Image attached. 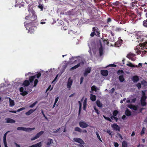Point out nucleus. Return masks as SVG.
I'll use <instances>...</instances> for the list:
<instances>
[{
	"instance_id": "nucleus-1",
	"label": "nucleus",
	"mask_w": 147,
	"mask_h": 147,
	"mask_svg": "<svg viewBox=\"0 0 147 147\" xmlns=\"http://www.w3.org/2000/svg\"><path fill=\"white\" fill-rule=\"evenodd\" d=\"M31 12L32 13L31 15L27 16L25 18L26 20H28V22H27L26 24V22L24 23V26L27 30L28 29V27L30 26L31 25L35 24H37L36 22L37 17L35 14V12L34 11L32 10Z\"/></svg>"
},
{
	"instance_id": "nucleus-2",
	"label": "nucleus",
	"mask_w": 147,
	"mask_h": 147,
	"mask_svg": "<svg viewBox=\"0 0 147 147\" xmlns=\"http://www.w3.org/2000/svg\"><path fill=\"white\" fill-rule=\"evenodd\" d=\"M35 129V128L34 127L32 128H28L22 127H18L17 128V129L18 130H22L26 132L30 131L32 130H34Z\"/></svg>"
},
{
	"instance_id": "nucleus-3",
	"label": "nucleus",
	"mask_w": 147,
	"mask_h": 147,
	"mask_svg": "<svg viewBox=\"0 0 147 147\" xmlns=\"http://www.w3.org/2000/svg\"><path fill=\"white\" fill-rule=\"evenodd\" d=\"M84 64V63L83 61H81L77 65L71 67L70 69V70L71 71L81 66H83Z\"/></svg>"
},
{
	"instance_id": "nucleus-4",
	"label": "nucleus",
	"mask_w": 147,
	"mask_h": 147,
	"mask_svg": "<svg viewBox=\"0 0 147 147\" xmlns=\"http://www.w3.org/2000/svg\"><path fill=\"white\" fill-rule=\"evenodd\" d=\"M36 25H37V24H32L30 26L28 27L29 29L28 30V32L30 33L31 34L33 33L34 32V28L36 26Z\"/></svg>"
},
{
	"instance_id": "nucleus-5",
	"label": "nucleus",
	"mask_w": 147,
	"mask_h": 147,
	"mask_svg": "<svg viewBox=\"0 0 147 147\" xmlns=\"http://www.w3.org/2000/svg\"><path fill=\"white\" fill-rule=\"evenodd\" d=\"M44 131H40V132L38 133L36 136L32 138L31 140L32 141H33L34 140H35L38 138H39L44 133Z\"/></svg>"
},
{
	"instance_id": "nucleus-6",
	"label": "nucleus",
	"mask_w": 147,
	"mask_h": 147,
	"mask_svg": "<svg viewBox=\"0 0 147 147\" xmlns=\"http://www.w3.org/2000/svg\"><path fill=\"white\" fill-rule=\"evenodd\" d=\"M135 54L130 53L127 55L126 57L131 60L134 61L136 60V58L135 57Z\"/></svg>"
},
{
	"instance_id": "nucleus-7",
	"label": "nucleus",
	"mask_w": 147,
	"mask_h": 147,
	"mask_svg": "<svg viewBox=\"0 0 147 147\" xmlns=\"http://www.w3.org/2000/svg\"><path fill=\"white\" fill-rule=\"evenodd\" d=\"M73 140L75 142L78 143L82 145H84L85 144L84 142L80 138H74Z\"/></svg>"
},
{
	"instance_id": "nucleus-8",
	"label": "nucleus",
	"mask_w": 147,
	"mask_h": 147,
	"mask_svg": "<svg viewBox=\"0 0 147 147\" xmlns=\"http://www.w3.org/2000/svg\"><path fill=\"white\" fill-rule=\"evenodd\" d=\"M79 125L82 128H86L88 126V125L84 121H81L79 122Z\"/></svg>"
},
{
	"instance_id": "nucleus-9",
	"label": "nucleus",
	"mask_w": 147,
	"mask_h": 147,
	"mask_svg": "<svg viewBox=\"0 0 147 147\" xmlns=\"http://www.w3.org/2000/svg\"><path fill=\"white\" fill-rule=\"evenodd\" d=\"M72 83V80L71 79V78H69L68 80L67 84V87L69 88V90L70 89Z\"/></svg>"
},
{
	"instance_id": "nucleus-10",
	"label": "nucleus",
	"mask_w": 147,
	"mask_h": 147,
	"mask_svg": "<svg viewBox=\"0 0 147 147\" xmlns=\"http://www.w3.org/2000/svg\"><path fill=\"white\" fill-rule=\"evenodd\" d=\"M144 40V37L142 36H138L136 38V42L138 43L142 42Z\"/></svg>"
},
{
	"instance_id": "nucleus-11",
	"label": "nucleus",
	"mask_w": 147,
	"mask_h": 147,
	"mask_svg": "<svg viewBox=\"0 0 147 147\" xmlns=\"http://www.w3.org/2000/svg\"><path fill=\"white\" fill-rule=\"evenodd\" d=\"M112 127L114 130L119 131H120V127L115 123H114L112 125Z\"/></svg>"
},
{
	"instance_id": "nucleus-12",
	"label": "nucleus",
	"mask_w": 147,
	"mask_h": 147,
	"mask_svg": "<svg viewBox=\"0 0 147 147\" xmlns=\"http://www.w3.org/2000/svg\"><path fill=\"white\" fill-rule=\"evenodd\" d=\"M20 91L21 92L20 94L23 96H24L28 93V92L26 91H24V89L22 87L20 88Z\"/></svg>"
},
{
	"instance_id": "nucleus-13",
	"label": "nucleus",
	"mask_w": 147,
	"mask_h": 147,
	"mask_svg": "<svg viewBox=\"0 0 147 147\" xmlns=\"http://www.w3.org/2000/svg\"><path fill=\"white\" fill-rule=\"evenodd\" d=\"M100 46L99 49V52L100 56H101L103 54L104 50H103V47H102V45L101 43L100 42Z\"/></svg>"
},
{
	"instance_id": "nucleus-14",
	"label": "nucleus",
	"mask_w": 147,
	"mask_h": 147,
	"mask_svg": "<svg viewBox=\"0 0 147 147\" xmlns=\"http://www.w3.org/2000/svg\"><path fill=\"white\" fill-rule=\"evenodd\" d=\"M100 72L102 75L106 76L108 74V72L107 70H101Z\"/></svg>"
},
{
	"instance_id": "nucleus-15",
	"label": "nucleus",
	"mask_w": 147,
	"mask_h": 147,
	"mask_svg": "<svg viewBox=\"0 0 147 147\" xmlns=\"http://www.w3.org/2000/svg\"><path fill=\"white\" fill-rule=\"evenodd\" d=\"M5 120H6V123H15V121L14 120L11 118H6L5 119Z\"/></svg>"
},
{
	"instance_id": "nucleus-16",
	"label": "nucleus",
	"mask_w": 147,
	"mask_h": 147,
	"mask_svg": "<svg viewBox=\"0 0 147 147\" xmlns=\"http://www.w3.org/2000/svg\"><path fill=\"white\" fill-rule=\"evenodd\" d=\"M91 71V69L89 67L87 68L85 70V72L84 74V76H86L88 73H90Z\"/></svg>"
},
{
	"instance_id": "nucleus-17",
	"label": "nucleus",
	"mask_w": 147,
	"mask_h": 147,
	"mask_svg": "<svg viewBox=\"0 0 147 147\" xmlns=\"http://www.w3.org/2000/svg\"><path fill=\"white\" fill-rule=\"evenodd\" d=\"M132 80L134 82H136L139 80V77L137 76H134L132 77Z\"/></svg>"
},
{
	"instance_id": "nucleus-18",
	"label": "nucleus",
	"mask_w": 147,
	"mask_h": 147,
	"mask_svg": "<svg viewBox=\"0 0 147 147\" xmlns=\"http://www.w3.org/2000/svg\"><path fill=\"white\" fill-rule=\"evenodd\" d=\"M30 82L28 80L24 81L23 82L22 85L24 86H27L30 85Z\"/></svg>"
},
{
	"instance_id": "nucleus-19",
	"label": "nucleus",
	"mask_w": 147,
	"mask_h": 147,
	"mask_svg": "<svg viewBox=\"0 0 147 147\" xmlns=\"http://www.w3.org/2000/svg\"><path fill=\"white\" fill-rule=\"evenodd\" d=\"M72 63H71L70 61H68L67 63H65L64 64V65L63 66V68L65 70L68 65H70Z\"/></svg>"
},
{
	"instance_id": "nucleus-20",
	"label": "nucleus",
	"mask_w": 147,
	"mask_h": 147,
	"mask_svg": "<svg viewBox=\"0 0 147 147\" xmlns=\"http://www.w3.org/2000/svg\"><path fill=\"white\" fill-rule=\"evenodd\" d=\"M87 105V98H86L84 99L83 104V109L86 111Z\"/></svg>"
},
{
	"instance_id": "nucleus-21",
	"label": "nucleus",
	"mask_w": 147,
	"mask_h": 147,
	"mask_svg": "<svg viewBox=\"0 0 147 147\" xmlns=\"http://www.w3.org/2000/svg\"><path fill=\"white\" fill-rule=\"evenodd\" d=\"M125 114L127 116H130L131 115V111L128 109H127L125 112Z\"/></svg>"
},
{
	"instance_id": "nucleus-22",
	"label": "nucleus",
	"mask_w": 147,
	"mask_h": 147,
	"mask_svg": "<svg viewBox=\"0 0 147 147\" xmlns=\"http://www.w3.org/2000/svg\"><path fill=\"white\" fill-rule=\"evenodd\" d=\"M36 110V109H30L29 110L28 112L26 113V115H29L30 114L33 113Z\"/></svg>"
},
{
	"instance_id": "nucleus-23",
	"label": "nucleus",
	"mask_w": 147,
	"mask_h": 147,
	"mask_svg": "<svg viewBox=\"0 0 147 147\" xmlns=\"http://www.w3.org/2000/svg\"><path fill=\"white\" fill-rule=\"evenodd\" d=\"M126 65L131 67H138L137 65H135L133 64L131 62H129Z\"/></svg>"
},
{
	"instance_id": "nucleus-24",
	"label": "nucleus",
	"mask_w": 147,
	"mask_h": 147,
	"mask_svg": "<svg viewBox=\"0 0 147 147\" xmlns=\"http://www.w3.org/2000/svg\"><path fill=\"white\" fill-rule=\"evenodd\" d=\"M119 79L120 82H123L125 80V79L123 75L119 76Z\"/></svg>"
},
{
	"instance_id": "nucleus-25",
	"label": "nucleus",
	"mask_w": 147,
	"mask_h": 147,
	"mask_svg": "<svg viewBox=\"0 0 147 147\" xmlns=\"http://www.w3.org/2000/svg\"><path fill=\"white\" fill-rule=\"evenodd\" d=\"M9 98V106L12 107L15 105L14 101L13 100H11L10 98Z\"/></svg>"
},
{
	"instance_id": "nucleus-26",
	"label": "nucleus",
	"mask_w": 147,
	"mask_h": 147,
	"mask_svg": "<svg viewBox=\"0 0 147 147\" xmlns=\"http://www.w3.org/2000/svg\"><path fill=\"white\" fill-rule=\"evenodd\" d=\"M96 104L97 106L99 107H101L102 106V103L100 102L99 100H97L96 101Z\"/></svg>"
},
{
	"instance_id": "nucleus-27",
	"label": "nucleus",
	"mask_w": 147,
	"mask_h": 147,
	"mask_svg": "<svg viewBox=\"0 0 147 147\" xmlns=\"http://www.w3.org/2000/svg\"><path fill=\"white\" fill-rule=\"evenodd\" d=\"M90 99L92 101H95L96 99V97L95 95L92 94H90Z\"/></svg>"
},
{
	"instance_id": "nucleus-28",
	"label": "nucleus",
	"mask_w": 147,
	"mask_h": 147,
	"mask_svg": "<svg viewBox=\"0 0 147 147\" xmlns=\"http://www.w3.org/2000/svg\"><path fill=\"white\" fill-rule=\"evenodd\" d=\"M48 140L49 141L47 142L46 144L47 146H49L50 144L53 143V140L51 139H48Z\"/></svg>"
},
{
	"instance_id": "nucleus-29",
	"label": "nucleus",
	"mask_w": 147,
	"mask_h": 147,
	"mask_svg": "<svg viewBox=\"0 0 147 147\" xmlns=\"http://www.w3.org/2000/svg\"><path fill=\"white\" fill-rule=\"evenodd\" d=\"M74 130L75 131H78L80 133H81L82 131L81 129L78 127H75Z\"/></svg>"
},
{
	"instance_id": "nucleus-30",
	"label": "nucleus",
	"mask_w": 147,
	"mask_h": 147,
	"mask_svg": "<svg viewBox=\"0 0 147 147\" xmlns=\"http://www.w3.org/2000/svg\"><path fill=\"white\" fill-rule=\"evenodd\" d=\"M123 43V40L121 39H119V40L117 42H116V43L115 44V45H117V44H118V45H120L121 46V44H122Z\"/></svg>"
},
{
	"instance_id": "nucleus-31",
	"label": "nucleus",
	"mask_w": 147,
	"mask_h": 147,
	"mask_svg": "<svg viewBox=\"0 0 147 147\" xmlns=\"http://www.w3.org/2000/svg\"><path fill=\"white\" fill-rule=\"evenodd\" d=\"M34 147H41L42 146L41 142H39L36 144L33 145Z\"/></svg>"
},
{
	"instance_id": "nucleus-32",
	"label": "nucleus",
	"mask_w": 147,
	"mask_h": 147,
	"mask_svg": "<svg viewBox=\"0 0 147 147\" xmlns=\"http://www.w3.org/2000/svg\"><path fill=\"white\" fill-rule=\"evenodd\" d=\"M122 147H127V144L126 141H124L122 142Z\"/></svg>"
},
{
	"instance_id": "nucleus-33",
	"label": "nucleus",
	"mask_w": 147,
	"mask_h": 147,
	"mask_svg": "<svg viewBox=\"0 0 147 147\" xmlns=\"http://www.w3.org/2000/svg\"><path fill=\"white\" fill-rule=\"evenodd\" d=\"M35 78V77L34 76H31L29 77V80L30 82L31 83L33 82Z\"/></svg>"
},
{
	"instance_id": "nucleus-34",
	"label": "nucleus",
	"mask_w": 147,
	"mask_h": 147,
	"mask_svg": "<svg viewBox=\"0 0 147 147\" xmlns=\"http://www.w3.org/2000/svg\"><path fill=\"white\" fill-rule=\"evenodd\" d=\"M118 111L117 110H115L113 111V116L116 117L117 115L118 114Z\"/></svg>"
},
{
	"instance_id": "nucleus-35",
	"label": "nucleus",
	"mask_w": 147,
	"mask_h": 147,
	"mask_svg": "<svg viewBox=\"0 0 147 147\" xmlns=\"http://www.w3.org/2000/svg\"><path fill=\"white\" fill-rule=\"evenodd\" d=\"M78 103H79V105H80L79 109V115L80 113L81 107L82 106V104H81L80 101H79Z\"/></svg>"
},
{
	"instance_id": "nucleus-36",
	"label": "nucleus",
	"mask_w": 147,
	"mask_h": 147,
	"mask_svg": "<svg viewBox=\"0 0 147 147\" xmlns=\"http://www.w3.org/2000/svg\"><path fill=\"white\" fill-rule=\"evenodd\" d=\"M146 128L144 127H143L140 132V134L142 136L145 133V131Z\"/></svg>"
},
{
	"instance_id": "nucleus-37",
	"label": "nucleus",
	"mask_w": 147,
	"mask_h": 147,
	"mask_svg": "<svg viewBox=\"0 0 147 147\" xmlns=\"http://www.w3.org/2000/svg\"><path fill=\"white\" fill-rule=\"evenodd\" d=\"M41 74L40 72H38V73L34 76L35 77V78H39L41 76Z\"/></svg>"
},
{
	"instance_id": "nucleus-38",
	"label": "nucleus",
	"mask_w": 147,
	"mask_h": 147,
	"mask_svg": "<svg viewBox=\"0 0 147 147\" xmlns=\"http://www.w3.org/2000/svg\"><path fill=\"white\" fill-rule=\"evenodd\" d=\"M123 29H122L121 28L117 27L116 29L114 30L116 32H119L122 30Z\"/></svg>"
},
{
	"instance_id": "nucleus-39",
	"label": "nucleus",
	"mask_w": 147,
	"mask_h": 147,
	"mask_svg": "<svg viewBox=\"0 0 147 147\" xmlns=\"http://www.w3.org/2000/svg\"><path fill=\"white\" fill-rule=\"evenodd\" d=\"M96 134L97 136V138H98V139L99 140L101 141V142H102V140L100 138V137L99 134H98V133L97 132V131H96Z\"/></svg>"
},
{
	"instance_id": "nucleus-40",
	"label": "nucleus",
	"mask_w": 147,
	"mask_h": 147,
	"mask_svg": "<svg viewBox=\"0 0 147 147\" xmlns=\"http://www.w3.org/2000/svg\"><path fill=\"white\" fill-rule=\"evenodd\" d=\"M141 101V105L142 106H145L146 105V102L145 101Z\"/></svg>"
},
{
	"instance_id": "nucleus-41",
	"label": "nucleus",
	"mask_w": 147,
	"mask_h": 147,
	"mask_svg": "<svg viewBox=\"0 0 147 147\" xmlns=\"http://www.w3.org/2000/svg\"><path fill=\"white\" fill-rule=\"evenodd\" d=\"M117 73L118 75H119L121 74H123L124 73V72L122 70H119L117 71Z\"/></svg>"
},
{
	"instance_id": "nucleus-42",
	"label": "nucleus",
	"mask_w": 147,
	"mask_h": 147,
	"mask_svg": "<svg viewBox=\"0 0 147 147\" xmlns=\"http://www.w3.org/2000/svg\"><path fill=\"white\" fill-rule=\"evenodd\" d=\"M143 25L145 27H147V19L143 22Z\"/></svg>"
},
{
	"instance_id": "nucleus-43",
	"label": "nucleus",
	"mask_w": 147,
	"mask_h": 147,
	"mask_svg": "<svg viewBox=\"0 0 147 147\" xmlns=\"http://www.w3.org/2000/svg\"><path fill=\"white\" fill-rule=\"evenodd\" d=\"M94 109L95 111V112L97 113L98 115L100 114V112L98 110L96 109L95 106L94 107Z\"/></svg>"
},
{
	"instance_id": "nucleus-44",
	"label": "nucleus",
	"mask_w": 147,
	"mask_h": 147,
	"mask_svg": "<svg viewBox=\"0 0 147 147\" xmlns=\"http://www.w3.org/2000/svg\"><path fill=\"white\" fill-rule=\"evenodd\" d=\"M91 89L92 91H96V88L95 86H92Z\"/></svg>"
},
{
	"instance_id": "nucleus-45",
	"label": "nucleus",
	"mask_w": 147,
	"mask_h": 147,
	"mask_svg": "<svg viewBox=\"0 0 147 147\" xmlns=\"http://www.w3.org/2000/svg\"><path fill=\"white\" fill-rule=\"evenodd\" d=\"M136 86L138 88V90H140L141 87V84L140 83H138L136 85Z\"/></svg>"
},
{
	"instance_id": "nucleus-46",
	"label": "nucleus",
	"mask_w": 147,
	"mask_h": 147,
	"mask_svg": "<svg viewBox=\"0 0 147 147\" xmlns=\"http://www.w3.org/2000/svg\"><path fill=\"white\" fill-rule=\"evenodd\" d=\"M146 98H147V97H146V96H142L141 98L140 101H146Z\"/></svg>"
},
{
	"instance_id": "nucleus-47",
	"label": "nucleus",
	"mask_w": 147,
	"mask_h": 147,
	"mask_svg": "<svg viewBox=\"0 0 147 147\" xmlns=\"http://www.w3.org/2000/svg\"><path fill=\"white\" fill-rule=\"evenodd\" d=\"M38 103L37 101H36L34 102L30 106V108H33L34 107L36 104Z\"/></svg>"
},
{
	"instance_id": "nucleus-48",
	"label": "nucleus",
	"mask_w": 147,
	"mask_h": 147,
	"mask_svg": "<svg viewBox=\"0 0 147 147\" xmlns=\"http://www.w3.org/2000/svg\"><path fill=\"white\" fill-rule=\"evenodd\" d=\"M103 117L105 119L109 121L110 122H112V120L109 117H106L105 116H103Z\"/></svg>"
},
{
	"instance_id": "nucleus-49",
	"label": "nucleus",
	"mask_w": 147,
	"mask_h": 147,
	"mask_svg": "<svg viewBox=\"0 0 147 147\" xmlns=\"http://www.w3.org/2000/svg\"><path fill=\"white\" fill-rule=\"evenodd\" d=\"M119 2L118 1H116L115 2L113 3L112 4L114 6L118 5L119 4Z\"/></svg>"
},
{
	"instance_id": "nucleus-50",
	"label": "nucleus",
	"mask_w": 147,
	"mask_h": 147,
	"mask_svg": "<svg viewBox=\"0 0 147 147\" xmlns=\"http://www.w3.org/2000/svg\"><path fill=\"white\" fill-rule=\"evenodd\" d=\"M38 79H36L34 81V87H35L36 86L37 84L38 83Z\"/></svg>"
},
{
	"instance_id": "nucleus-51",
	"label": "nucleus",
	"mask_w": 147,
	"mask_h": 147,
	"mask_svg": "<svg viewBox=\"0 0 147 147\" xmlns=\"http://www.w3.org/2000/svg\"><path fill=\"white\" fill-rule=\"evenodd\" d=\"M103 42L104 44H108L109 43V41L108 39H104Z\"/></svg>"
},
{
	"instance_id": "nucleus-52",
	"label": "nucleus",
	"mask_w": 147,
	"mask_h": 147,
	"mask_svg": "<svg viewBox=\"0 0 147 147\" xmlns=\"http://www.w3.org/2000/svg\"><path fill=\"white\" fill-rule=\"evenodd\" d=\"M97 30H98V28H97L94 27L92 28L93 32H94V33H95L96 31Z\"/></svg>"
},
{
	"instance_id": "nucleus-53",
	"label": "nucleus",
	"mask_w": 147,
	"mask_h": 147,
	"mask_svg": "<svg viewBox=\"0 0 147 147\" xmlns=\"http://www.w3.org/2000/svg\"><path fill=\"white\" fill-rule=\"evenodd\" d=\"M95 34H96V35L97 36H99L100 35V33L99 32V30L98 29V30H97L96 31V32L95 33Z\"/></svg>"
},
{
	"instance_id": "nucleus-54",
	"label": "nucleus",
	"mask_w": 147,
	"mask_h": 147,
	"mask_svg": "<svg viewBox=\"0 0 147 147\" xmlns=\"http://www.w3.org/2000/svg\"><path fill=\"white\" fill-rule=\"evenodd\" d=\"M25 109V108L24 107H22L20 109H18L17 110V112H20V111H22L24 110Z\"/></svg>"
},
{
	"instance_id": "nucleus-55",
	"label": "nucleus",
	"mask_w": 147,
	"mask_h": 147,
	"mask_svg": "<svg viewBox=\"0 0 147 147\" xmlns=\"http://www.w3.org/2000/svg\"><path fill=\"white\" fill-rule=\"evenodd\" d=\"M132 6L133 7H135V6L137 7V3L134 2L132 3Z\"/></svg>"
},
{
	"instance_id": "nucleus-56",
	"label": "nucleus",
	"mask_w": 147,
	"mask_h": 147,
	"mask_svg": "<svg viewBox=\"0 0 147 147\" xmlns=\"http://www.w3.org/2000/svg\"><path fill=\"white\" fill-rule=\"evenodd\" d=\"M132 109L135 111H136L137 109V107L135 105H133Z\"/></svg>"
},
{
	"instance_id": "nucleus-57",
	"label": "nucleus",
	"mask_w": 147,
	"mask_h": 147,
	"mask_svg": "<svg viewBox=\"0 0 147 147\" xmlns=\"http://www.w3.org/2000/svg\"><path fill=\"white\" fill-rule=\"evenodd\" d=\"M114 146L115 147H118L119 146V144L116 142L114 143Z\"/></svg>"
},
{
	"instance_id": "nucleus-58",
	"label": "nucleus",
	"mask_w": 147,
	"mask_h": 147,
	"mask_svg": "<svg viewBox=\"0 0 147 147\" xmlns=\"http://www.w3.org/2000/svg\"><path fill=\"white\" fill-rule=\"evenodd\" d=\"M41 113L42 114V115H43V116L45 117V118L46 119H47V117L45 116V114H44V113L43 111L42 110H41Z\"/></svg>"
},
{
	"instance_id": "nucleus-59",
	"label": "nucleus",
	"mask_w": 147,
	"mask_h": 147,
	"mask_svg": "<svg viewBox=\"0 0 147 147\" xmlns=\"http://www.w3.org/2000/svg\"><path fill=\"white\" fill-rule=\"evenodd\" d=\"M133 105L131 104H130L127 106V107L130 109H132Z\"/></svg>"
},
{
	"instance_id": "nucleus-60",
	"label": "nucleus",
	"mask_w": 147,
	"mask_h": 147,
	"mask_svg": "<svg viewBox=\"0 0 147 147\" xmlns=\"http://www.w3.org/2000/svg\"><path fill=\"white\" fill-rule=\"evenodd\" d=\"M3 143L5 145V147H8L7 145L6 140L3 141Z\"/></svg>"
},
{
	"instance_id": "nucleus-61",
	"label": "nucleus",
	"mask_w": 147,
	"mask_h": 147,
	"mask_svg": "<svg viewBox=\"0 0 147 147\" xmlns=\"http://www.w3.org/2000/svg\"><path fill=\"white\" fill-rule=\"evenodd\" d=\"M83 80H84V78L83 77H81V78L80 79V84H81L82 83Z\"/></svg>"
},
{
	"instance_id": "nucleus-62",
	"label": "nucleus",
	"mask_w": 147,
	"mask_h": 147,
	"mask_svg": "<svg viewBox=\"0 0 147 147\" xmlns=\"http://www.w3.org/2000/svg\"><path fill=\"white\" fill-rule=\"evenodd\" d=\"M9 132V131H7L5 134L4 135L3 138H6L7 135Z\"/></svg>"
},
{
	"instance_id": "nucleus-63",
	"label": "nucleus",
	"mask_w": 147,
	"mask_h": 147,
	"mask_svg": "<svg viewBox=\"0 0 147 147\" xmlns=\"http://www.w3.org/2000/svg\"><path fill=\"white\" fill-rule=\"evenodd\" d=\"M96 34H95V33H94V32H92L91 33L90 35L91 37H93L94 35H96Z\"/></svg>"
},
{
	"instance_id": "nucleus-64",
	"label": "nucleus",
	"mask_w": 147,
	"mask_h": 147,
	"mask_svg": "<svg viewBox=\"0 0 147 147\" xmlns=\"http://www.w3.org/2000/svg\"><path fill=\"white\" fill-rule=\"evenodd\" d=\"M59 98L58 97H57L56 98L55 101V104H56L57 103L58 100Z\"/></svg>"
}]
</instances>
